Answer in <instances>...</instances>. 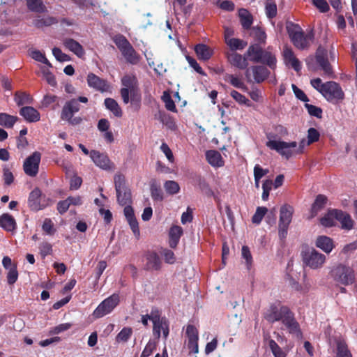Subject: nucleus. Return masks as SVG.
<instances>
[{"instance_id": "nucleus-58", "label": "nucleus", "mask_w": 357, "mask_h": 357, "mask_svg": "<svg viewBox=\"0 0 357 357\" xmlns=\"http://www.w3.org/2000/svg\"><path fill=\"white\" fill-rule=\"evenodd\" d=\"M186 335L188 340H198V331L192 325H188L186 328Z\"/></svg>"}, {"instance_id": "nucleus-43", "label": "nucleus", "mask_w": 357, "mask_h": 357, "mask_svg": "<svg viewBox=\"0 0 357 357\" xmlns=\"http://www.w3.org/2000/svg\"><path fill=\"white\" fill-rule=\"evenodd\" d=\"M116 197L119 203L121 205H126L131 199V194L130 190L124 188L122 192H116Z\"/></svg>"}, {"instance_id": "nucleus-13", "label": "nucleus", "mask_w": 357, "mask_h": 357, "mask_svg": "<svg viewBox=\"0 0 357 357\" xmlns=\"http://www.w3.org/2000/svg\"><path fill=\"white\" fill-rule=\"evenodd\" d=\"M87 83L90 87L100 92H106L109 90V84L105 81L96 76L93 73H89L87 76Z\"/></svg>"}, {"instance_id": "nucleus-34", "label": "nucleus", "mask_w": 357, "mask_h": 357, "mask_svg": "<svg viewBox=\"0 0 357 357\" xmlns=\"http://www.w3.org/2000/svg\"><path fill=\"white\" fill-rule=\"evenodd\" d=\"M231 52L237 50H243L247 45L248 43L243 40L234 38L225 43Z\"/></svg>"}, {"instance_id": "nucleus-48", "label": "nucleus", "mask_w": 357, "mask_h": 357, "mask_svg": "<svg viewBox=\"0 0 357 357\" xmlns=\"http://www.w3.org/2000/svg\"><path fill=\"white\" fill-rule=\"evenodd\" d=\"M132 333V331L130 328L125 327L117 335V336L116 337V341L117 342H127L128 340L130 337Z\"/></svg>"}, {"instance_id": "nucleus-7", "label": "nucleus", "mask_w": 357, "mask_h": 357, "mask_svg": "<svg viewBox=\"0 0 357 357\" xmlns=\"http://www.w3.org/2000/svg\"><path fill=\"white\" fill-rule=\"evenodd\" d=\"M119 303V296L117 294H113L101 302L93 312V316L96 319L104 317L110 313Z\"/></svg>"}, {"instance_id": "nucleus-49", "label": "nucleus", "mask_w": 357, "mask_h": 357, "mask_svg": "<svg viewBox=\"0 0 357 357\" xmlns=\"http://www.w3.org/2000/svg\"><path fill=\"white\" fill-rule=\"evenodd\" d=\"M116 192H122L124 188H127L126 185V180L123 175L117 174L114 178Z\"/></svg>"}, {"instance_id": "nucleus-12", "label": "nucleus", "mask_w": 357, "mask_h": 357, "mask_svg": "<svg viewBox=\"0 0 357 357\" xmlns=\"http://www.w3.org/2000/svg\"><path fill=\"white\" fill-rule=\"evenodd\" d=\"M289 309L286 306H272L266 314V319L269 322L282 321L285 315L288 314Z\"/></svg>"}, {"instance_id": "nucleus-35", "label": "nucleus", "mask_w": 357, "mask_h": 357, "mask_svg": "<svg viewBox=\"0 0 357 357\" xmlns=\"http://www.w3.org/2000/svg\"><path fill=\"white\" fill-rule=\"evenodd\" d=\"M326 202V197L322 195H319L317 197L314 204L311 208V214L310 218L315 217L318 212L324 206Z\"/></svg>"}, {"instance_id": "nucleus-5", "label": "nucleus", "mask_w": 357, "mask_h": 357, "mask_svg": "<svg viewBox=\"0 0 357 357\" xmlns=\"http://www.w3.org/2000/svg\"><path fill=\"white\" fill-rule=\"evenodd\" d=\"M303 263L312 269H319L326 263V256L314 248L308 249L303 252Z\"/></svg>"}, {"instance_id": "nucleus-54", "label": "nucleus", "mask_w": 357, "mask_h": 357, "mask_svg": "<svg viewBox=\"0 0 357 357\" xmlns=\"http://www.w3.org/2000/svg\"><path fill=\"white\" fill-rule=\"evenodd\" d=\"M242 258L245 259L248 269H250L252 263V257L248 246H243L241 249Z\"/></svg>"}, {"instance_id": "nucleus-45", "label": "nucleus", "mask_w": 357, "mask_h": 357, "mask_svg": "<svg viewBox=\"0 0 357 357\" xmlns=\"http://www.w3.org/2000/svg\"><path fill=\"white\" fill-rule=\"evenodd\" d=\"M30 56L34 60H36V61H37L38 62H41V63L45 64V65H47L49 68L52 67V65L50 63V61L45 57V54L43 52H41L40 51H39V50H33V51L31 52Z\"/></svg>"}, {"instance_id": "nucleus-15", "label": "nucleus", "mask_w": 357, "mask_h": 357, "mask_svg": "<svg viewBox=\"0 0 357 357\" xmlns=\"http://www.w3.org/2000/svg\"><path fill=\"white\" fill-rule=\"evenodd\" d=\"M316 61L326 74L331 75L332 73L331 66L328 61L327 51L325 48L321 46L318 47L316 52Z\"/></svg>"}, {"instance_id": "nucleus-24", "label": "nucleus", "mask_w": 357, "mask_h": 357, "mask_svg": "<svg viewBox=\"0 0 357 357\" xmlns=\"http://www.w3.org/2000/svg\"><path fill=\"white\" fill-rule=\"evenodd\" d=\"M282 322L289 330V333L296 335L299 334L300 331L298 324L294 318V316L290 310L288 312V314L285 315Z\"/></svg>"}, {"instance_id": "nucleus-31", "label": "nucleus", "mask_w": 357, "mask_h": 357, "mask_svg": "<svg viewBox=\"0 0 357 357\" xmlns=\"http://www.w3.org/2000/svg\"><path fill=\"white\" fill-rule=\"evenodd\" d=\"M264 50L257 45H251L248 49L245 56L252 62L258 63L261 60Z\"/></svg>"}, {"instance_id": "nucleus-20", "label": "nucleus", "mask_w": 357, "mask_h": 357, "mask_svg": "<svg viewBox=\"0 0 357 357\" xmlns=\"http://www.w3.org/2000/svg\"><path fill=\"white\" fill-rule=\"evenodd\" d=\"M315 245L324 252L329 254L335 247L333 241L326 236H319L317 238Z\"/></svg>"}, {"instance_id": "nucleus-42", "label": "nucleus", "mask_w": 357, "mask_h": 357, "mask_svg": "<svg viewBox=\"0 0 357 357\" xmlns=\"http://www.w3.org/2000/svg\"><path fill=\"white\" fill-rule=\"evenodd\" d=\"M14 99L17 105L30 104L32 101L30 95L24 92L15 93Z\"/></svg>"}, {"instance_id": "nucleus-55", "label": "nucleus", "mask_w": 357, "mask_h": 357, "mask_svg": "<svg viewBox=\"0 0 357 357\" xmlns=\"http://www.w3.org/2000/svg\"><path fill=\"white\" fill-rule=\"evenodd\" d=\"M161 255H162L165 261L167 264H172L176 261L174 253L170 250H162V251L161 252Z\"/></svg>"}, {"instance_id": "nucleus-9", "label": "nucleus", "mask_w": 357, "mask_h": 357, "mask_svg": "<svg viewBox=\"0 0 357 357\" xmlns=\"http://www.w3.org/2000/svg\"><path fill=\"white\" fill-rule=\"evenodd\" d=\"M41 155L35 151L29 155L24 162L23 169L25 174L29 176H36L38 172Z\"/></svg>"}, {"instance_id": "nucleus-59", "label": "nucleus", "mask_w": 357, "mask_h": 357, "mask_svg": "<svg viewBox=\"0 0 357 357\" xmlns=\"http://www.w3.org/2000/svg\"><path fill=\"white\" fill-rule=\"evenodd\" d=\"M156 349V344L149 341L144 349L141 357H149Z\"/></svg>"}, {"instance_id": "nucleus-32", "label": "nucleus", "mask_w": 357, "mask_h": 357, "mask_svg": "<svg viewBox=\"0 0 357 357\" xmlns=\"http://www.w3.org/2000/svg\"><path fill=\"white\" fill-rule=\"evenodd\" d=\"M121 54L125 57L126 61L132 64H137L139 63L140 56L134 50L132 45L122 50Z\"/></svg>"}, {"instance_id": "nucleus-51", "label": "nucleus", "mask_w": 357, "mask_h": 357, "mask_svg": "<svg viewBox=\"0 0 357 357\" xmlns=\"http://www.w3.org/2000/svg\"><path fill=\"white\" fill-rule=\"evenodd\" d=\"M267 211L268 209L266 207H258L252 218V222L257 225L259 224Z\"/></svg>"}, {"instance_id": "nucleus-21", "label": "nucleus", "mask_w": 357, "mask_h": 357, "mask_svg": "<svg viewBox=\"0 0 357 357\" xmlns=\"http://www.w3.org/2000/svg\"><path fill=\"white\" fill-rule=\"evenodd\" d=\"M338 210H329L319 220L320 224L324 227H332L336 225L337 221Z\"/></svg>"}, {"instance_id": "nucleus-62", "label": "nucleus", "mask_w": 357, "mask_h": 357, "mask_svg": "<svg viewBox=\"0 0 357 357\" xmlns=\"http://www.w3.org/2000/svg\"><path fill=\"white\" fill-rule=\"evenodd\" d=\"M313 5L321 13L327 12L329 6L326 0H312Z\"/></svg>"}, {"instance_id": "nucleus-2", "label": "nucleus", "mask_w": 357, "mask_h": 357, "mask_svg": "<svg viewBox=\"0 0 357 357\" xmlns=\"http://www.w3.org/2000/svg\"><path fill=\"white\" fill-rule=\"evenodd\" d=\"M329 275L338 285H351L356 280V274L354 268L342 263L334 264L331 268Z\"/></svg>"}, {"instance_id": "nucleus-30", "label": "nucleus", "mask_w": 357, "mask_h": 357, "mask_svg": "<svg viewBox=\"0 0 357 357\" xmlns=\"http://www.w3.org/2000/svg\"><path fill=\"white\" fill-rule=\"evenodd\" d=\"M206 157L208 163L213 167H221L224 165L222 155L217 151H208L206 153Z\"/></svg>"}, {"instance_id": "nucleus-17", "label": "nucleus", "mask_w": 357, "mask_h": 357, "mask_svg": "<svg viewBox=\"0 0 357 357\" xmlns=\"http://www.w3.org/2000/svg\"><path fill=\"white\" fill-rule=\"evenodd\" d=\"M227 58L229 63L239 69H247L248 63L246 56H242L236 52H230L227 54Z\"/></svg>"}, {"instance_id": "nucleus-33", "label": "nucleus", "mask_w": 357, "mask_h": 357, "mask_svg": "<svg viewBox=\"0 0 357 357\" xmlns=\"http://www.w3.org/2000/svg\"><path fill=\"white\" fill-rule=\"evenodd\" d=\"M238 16L243 27L245 29H250L253 22L251 13L245 8H241L238 10Z\"/></svg>"}, {"instance_id": "nucleus-60", "label": "nucleus", "mask_w": 357, "mask_h": 357, "mask_svg": "<svg viewBox=\"0 0 357 357\" xmlns=\"http://www.w3.org/2000/svg\"><path fill=\"white\" fill-rule=\"evenodd\" d=\"M52 54L56 58V60L59 61H68L70 60V56L64 53L57 47H54L52 49Z\"/></svg>"}, {"instance_id": "nucleus-11", "label": "nucleus", "mask_w": 357, "mask_h": 357, "mask_svg": "<svg viewBox=\"0 0 357 357\" xmlns=\"http://www.w3.org/2000/svg\"><path fill=\"white\" fill-rule=\"evenodd\" d=\"M151 321L153 324V335L157 338H160L161 333H162L164 338L167 339L169 335V324L167 321L164 318H160L157 314L151 317Z\"/></svg>"}, {"instance_id": "nucleus-19", "label": "nucleus", "mask_w": 357, "mask_h": 357, "mask_svg": "<svg viewBox=\"0 0 357 357\" xmlns=\"http://www.w3.org/2000/svg\"><path fill=\"white\" fill-rule=\"evenodd\" d=\"M20 114L28 122H37L40 120V113L33 107H23L20 110Z\"/></svg>"}, {"instance_id": "nucleus-6", "label": "nucleus", "mask_w": 357, "mask_h": 357, "mask_svg": "<svg viewBox=\"0 0 357 357\" xmlns=\"http://www.w3.org/2000/svg\"><path fill=\"white\" fill-rule=\"evenodd\" d=\"M330 102L337 104L344 98V93L340 86L335 82H327L322 93Z\"/></svg>"}, {"instance_id": "nucleus-41", "label": "nucleus", "mask_w": 357, "mask_h": 357, "mask_svg": "<svg viewBox=\"0 0 357 357\" xmlns=\"http://www.w3.org/2000/svg\"><path fill=\"white\" fill-rule=\"evenodd\" d=\"M56 22L57 21L56 18L50 16H46L34 20L33 24L38 28H43L44 26H51Z\"/></svg>"}, {"instance_id": "nucleus-28", "label": "nucleus", "mask_w": 357, "mask_h": 357, "mask_svg": "<svg viewBox=\"0 0 357 357\" xmlns=\"http://www.w3.org/2000/svg\"><path fill=\"white\" fill-rule=\"evenodd\" d=\"M182 234L183 229L181 227L174 225L171 227L169 234V244L171 248H174L176 247Z\"/></svg>"}, {"instance_id": "nucleus-1", "label": "nucleus", "mask_w": 357, "mask_h": 357, "mask_svg": "<svg viewBox=\"0 0 357 357\" xmlns=\"http://www.w3.org/2000/svg\"><path fill=\"white\" fill-rule=\"evenodd\" d=\"M121 82L123 88L121 89V96L123 102L128 104L130 101L136 109H139L142 98L136 77L126 75L122 78Z\"/></svg>"}, {"instance_id": "nucleus-22", "label": "nucleus", "mask_w": 357, "mask_h": 357, "mask_svg": "<svg viewBox=\"0 0 357 357\" xmlns=\"http://www.w3.org/2000/svg\"><path fill=\"white\" fill-rule=\"evenodd\" d=\"M63 44L68 50L79 58L82 57L85 54L83 47L74 39L66 38L63 40Z\"/></svg>"}, {"instance_id": "nucleus-14", "label": "nucleus", "mask_w": 357, "mask_h": 357, "mask_svg": "<svg viewBox=\"0 0 357 357\" xmlns=\"http://www.w3.org/2000/svg\"><path fill=\"white\" fill-rule=\"evenodd\" d=\"M282 56L285 65L290 66L296 72H299L301 70V62L296 57L293 50L291 48L287 46L284 47L282 52Z\"/></svg>"}, {"instance_id": "nucleus-4", "label": "nucleus", "mask_w": 357, "mask_h": 357, "mask_svg": "<svg viewBox=\"0 0 357 357\" xmlns=\"http://www.w3.org/2000/svg\"><path fill=\"white\" fill-rule=\"evenodd\" d=\"M266 145L271 150L277 151L280 155L287 159L296 155V142H284L280 139H270L266 142Z\"/></svg>"}, {"instance_id": "nucleus-63", "label": "nucleus", "mask_w": 357, "mask_h": 357, "mask_svg": "<svg viewBox=\"0 0 357 357\" xmlns=\"http://www.w3.org/2000/svg\"><path fill=\"white\" fill-rule=\"evenodd\" d=\"M250 98L257 102H261L263 100L262 92L258 89H252L248 92Z\"/></svg>"}, {"instance_id": "nucleus-18", "label": "nucleus", "mask_w": 357, "mask_h": 357, "mask_svg": "<svg viewBox=\"0 0 357 357\" xmlns=\"http://www.w3.org/2000/svg\"><path fill=\"white\" fill-rule=\"evenodd\" d=\"M145 268L149 271H158L161 268L162 262L158 255L155 252H149L145 255Z\"/></svg>"}, {"instance_id": "nucleus-37", "label": "nucleus", "mask_w": 357, "mask_h": 357, "mask_svg": "<svg viewBox=\"0 0 357 357\" xmlns=\"http://www.w3.org/2000/svg\"><path fill=\"white\" fill-rule=\"evenodd\" d=\"M105 105L107 109L110 110L116 116H121L122 111L115 100L109 98H106L105 100Z\"/></svg>"}, {"instance_id": "nucleus-23", "label": "nucleus", "mask_w": 357, "mask_h": 357, "mask_svg": "<svg viewBox=\"0 0 357 357\" xmlns=\"http://www.w3.org/2000/svg\"><path fill=\"white\" fill-rule=\"evenodd\" d=\"M29 206L33 211L40 210L44 205L41 204V192L36 188L29 195Z\"/></svg>"}, {"instance_id": "nucleus-52", "label": "nucleus", "mask_w": 357, "mask_h": 357, "mask_svg": "<svg viewBox=\"0 0 357 357\" xmlns=\"http://www.w3.org/2000/svg\"><path fill=\"white\" fill-rule=\"evenodd\" d=\"M26 3L28 8L33 11L41 12L45 9L41 0H26Z\"/></svg>"}, {"instance_id": "nucleus-16", "label": "nucleus", "mask_w": 357, "mask_h": 357, "mask_svg": "<svg viewBox=\"0 0 357 357\" xmlns=\"http://www.w3.org/2000/svg\"><path fill=\"white\" fill-rule=\"evenodd\" d=\"M79 109V105L77 100L73 99L67 102L62 109L61 119L73 123L72 118L74 114L77 112Z\"/></svg>"}, {"instance_id": "nucleus-27", "label": "nucleus", "mask_w": 357, "mask_h": 357, "mask_svg": "<svg viewBox=\"0 0 357 357\" xmlns=\"http://www.w3.org/2000/svg\"><path fill=\"white\" fill-rule=\"evenodd\" d=\"M293 208L289 205H284L280 208V221L279 224L289 225L292 215H293Z\"/></svg>"}, {"instance_id": "nucleus-8", "label": "nucleus", "mask_w": 357, "mask_h": 357, "mask_svg": "<svg viewBox=\"0 0 357 357\" xmlns=\"http://www.w3.org/2000/svg\"><path fill=\"white\" fill-rule=\"evenodd\" d=\"M269 70L262 66H252L248 68L245 72V75L248 82L261 83L269 76Z\"/></svg>"}, {"instance_id": "nucleus-61", "label": "nucleus", "mask_w": 357, "mask_h": 357, "mask_svg": "<svg viewBox=\"0 0 357 357\" xmlns=\"http://www.w3.org/2000/svg\"><path fill=\"white\" fill-rule=\"evenodd\" d=\"M265 10L266 15L268 18H273L277 15V6L274 3H267Z\"/></svg>"}, {"instance_id": "nucleus-44", "label": "nucleus", "mask_w": 357, "mask_h": 357, "mask_svg": "<svg viewBox=\"0 0 357 357\" xmlns=\"http://www.w3.org/2000/svg\"><path fill=\"white\" fill-rule=\"evenodd\" d=\"M164 188L169 195L177 194L180 190L178 183L174 181H167L164 183Z\"/></svg>"}, {"instance_id": "nucleus-3", "label": "nucleus", "mask_w": 357, "mask_h": 357, "mask_svg": "<svg viewBox=\"0 0 357 357\" xmlns=\"http://www.w3.org/2000/svg\"><path fill=\"white\" fill-rule=\"evenodd\" d=\"M286 28L292 43L296 48L305 50L309 47L310 41L314 38L312 31L305 34L300 26L292 22L287 23Z\"/></svg>"}, {"instance_id": "nucleus-25", "label": "nucleus", "mask_w": 357, "mask_h": 357, "mask_svg": "<svg viewBox=\"0 0 357 357\" xmlns=\"http://www.w3.org/2000/svg\"><path fill=\"white\" fill-rule=\"evenodd\" d=\"M195 51L199 60L208 61L213 54V50L204 44H198L195 47Z\"/></svg>"}, {"instance_id": "nucleus-47", "label": "nucleus", "mask_w": 357, "mask_h": 357, "mask_svg": "<svg viewBox=\"0 0 357 357\" xmlns=\"http://www.w3.org/2000/svg\"><path fill=\"white\" fill-rule=\"evenodd\" d=\"M268 346L274 357H286V353L273 340L268 341Z\"/></svg>"}, {"instance_id": "nucleus-56", "label": "nucleus", "mask_w": 357, "mask_h": 357, "mask_svg": "<svg viewBox=\"0 0 357 357\" xmlns=\"http://www.w3.org/2000/svg\"><path fill=\"white\" fill-rule=\"evenodd\" d=\"M305 107L311 116H316L317 118L321 117L322 110L320 107L307 103L305 105Z\"/></svg>"}, {"instance_id": "nucleus-38", "label": "nucleus", "mask_w": 357, "mask_h": 357, "mask_svg": "<svg viewBox=\"0 0 357 357\" xmlns=\"http://www.w3.org/2000/svg\"><path fill=\"white\" fill-rule=\"evenodd\" d=\"M261 63L268 66L271 68L274 69L276 67L277 59L275 56L269 51H264L261 56Z\"/></svg>"}, {"instance_id": "nucleus-57", "label": "nucleus", "mask_w": 357, "mask_h": 357, "mask_svg": "<svg viewBox=\"0 0 357 357\" xmlns=\"http://www.w3.org/2000/svg\"><path fill=\"white\" fill-rule=\"evenodd\" d=\"M337 357H351L350 351L348 350L347 345L343 342L337 344Z\"/></svg>"}, {"instance_id": "nucleus-26", "label": "nucleus", "mask_w": 357, "mask_h": 357, "mask_svg": "<svg viewBox=\"0 0 357 357\" xmlns=\"http://www.w3.org/2000/svg\"><path fill=\"white\" fill-rule=\"evenodd\" d=\"M337 221L341 224V228L344 230H351L354 227V222L349 214L338 210Z\"/></svg>"}, {"instance_id": "nucleus-46", "label": "nucleus", "mask_w": 357, "mask_h": 357, "mask_svg": "<svg viewBox=\"0 0 357 357\" xmlns=\"http://www.w3.org/2000/svg\"><path fill=\"white\" fill-rule=\"evenodd\" d=\"M113 40L121 52L131 45L126 38L122 35L114 36Z\"/></svg>"}, {"instance_id": "nucleus-36", "label": "nucleus", "mask_w": 357, "mask_h": 357, "mask_svg": "<svg viewBox=\"0 0 357 357\" xmlns=\"http://www.w3.org/2000/svg\"><path fill=\"white\" fill-rule=\"evenodd\" d=\"M225 80L229 82L233 86L240 89L244 91H248V87L243 82V81L234 75H227Z\"/></svg>"}, {"instance_id": "nucleus-64", "label": "nucleus", "mask_w": 357, "mask_h": 357, "mask_svg": "<svg viewBox=\"0 0 357 357\" xmlns=\"http://www.w3.org/2000/svg\"><path fill=\"white\" fill-rule=\"evenodd\" d=\"M3 178L6 185H10L14 181V176L10 169L5 166L3 169Z\"/></svg>"}, {"instance_id": "nucleus-53", "label": "nucleus", "mask_w": 357, "mask_h": 357, "mask_svg": "<svg viewBox=\"0 0 357 357\" xmlns=\"http://www.w3.org/2000/svg\"><path fill=\"white\" fill-rule=\"evenodd\" d=\"M160 121L169 130H174L176 125L174 119L167 114H161L160 117Z\"/></svg>"}, {"instance_id": "nucleus-10", "label": "nucleus", "mask_w": 357, "mask_h": 357, "mask_svg": "<svg viewBox=\"0 0 357 357\" xmlns=\"http://www.w3.org/2000/svg\"><path fill=\"white\" fill-rule=\"evenodd\" d=\"M90 158L97 167L103 170L109 171L114 169V163L105 153L93 150L90 151Z\"/></svg>"}, {"instance_id": "nucleus-50", "label": "nucleus", "mask_w": 357, "mask_h": 357, "mask_svg": "<svg viewBox=\"0 0 357 357\" xmlns=\"http://www.w3.org/2000/svg\"><path fill=\"white\" fill-rule=\"evenodd\" d=\"M272 186H273V181L272 180L266 179L263 181V183H262L263 192H262L261 198L264 201H267L268 199L269 193L272 189Z\"/></svg>"}, {"instance_id": "nucleus-39", "label": "nucleus", "mask_w": 357, "mask_h": 357, "mask_svg": "<svg viewBox=\"0 0 357 357\" xmlns=\"http://www.w3.org/2000/svg\"><path fill=\"white\" fill-rule=\"evenodd\" d=\"M17 120V116L10 115L6 113H0V126L6 128H12Z\"/></svg>"}, {"instance_id": "nucleus-29", "label": "nucleus", "mask_w": 357, "mask_h": 357, "mask_svg": "<svg viewBox=\"0 0 357 357\" xmlns=\"http://www.w3.org/2000/svg\"><path fill=\"white\" fill-rule=\"evenodd\" d=\"M0 227L8 231H12L16 228V222L12 215L4 213L0 216Z\"/></svg>"}, {"instance_id": "nucleus-40", "label": "nucleus", "mask_w": 357, "mask_h": 357, "mask_svg": "<svg viewBox=\"0 0 357 357\" xmlns=\"http://www.w3.org/2000/svg\"><path fill=\"white\" fill-rule=\"evenodd\" d=\"M230 96L235 100L239 105H245L250 107L252 106L251 101L247 98L244 95L240 93L236 90H232L230 92Z\"/></svg>"}]
</instances>
